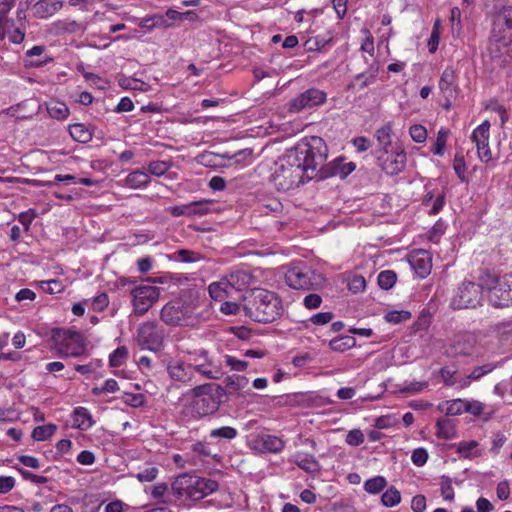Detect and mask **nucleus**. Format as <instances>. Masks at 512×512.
I'll return each mask as SVG.
<instances>
[{
  "label": "nucleus",
  "instance_id": "f257e3e1",
  "mask_svg": "<svg viewBox=\"0 0 512 512\" xmlns=\"http://www.w3.org/2000/svg\"><path fill=\"white\" fill-rule=\"evenodd\" d=\"M328 157V147L318 136L300 141L276 162L271 181L278 191H289L317 177L316 166Z\"/></svg>",
  "mask_w": 512,
  "mask_h": 512
},
{
  "label": "nucleus",
  "instance_id": "f03ea898",
  "mask_svg": "<svg viewBox=\"0 0 512 512\" xmlns=\"http://www.w3.org/2000/svg\"><path fill=\"white\" fill-rule=\"evenodd\" d=\"M242 310L246 316L259 323H271L284 311L280 297L263 288H255L245 294Z\"/></svg>",
  "mask_w": 512,
  "mask_h": 512
},
{
  "label": "nucleus",
  "instance_id": "7ed1b4c3",
  "mask_svg": "<svg viewBox=\"0 0 512 512\" xmlns=\"http://www.w3.org/2000/svg\"><path fill=\"white\" fill-rule=\"evenodd\" d=\"M171 488L179 498L186 496L191 500L198 501L216 492L219 485L215 480L183 473L174 480Z\"/></svg>",
  "mask_w": 512,
  "mask_h": 512
},
{
  "label": "nucleus",
  "instance_id": "20e7f679",
  "mask_svg": "<svg viewBox=\"0 0 512 512\" xmlns=\"http://www.w3.org/2000/svg\"><path fill=\"white\" fill-rule=\"evenodd\" d=\"M479 281L488 292L489 302L494 307H508L512 304V273L498 276L485 271L480 275Z\"/></svg>",
  "mask_w": 512,
  "mask_h": 512
},
{
  "label": "nucleus",
  "instance_id": "39448f33",
  "mask_svg": "<svg viewBox=\"0 0 512 512\" xmlns=\"http://www.w3.org/2000/svg\"><path fill=\"white\" fill-rule=\"evenodd\" d=\"M191 409L194 414L204 417L215 413L225 396V390L220 385L207 383L195 386L191 390Z\"/></svg>",
  "mask_w": 512,
  "mask_h": 512
},
{
  "label": "nucleus",
  "instance_id": "423d86ee",
  "mask_svg": "<svg viewBox=\"0 0 512 512\" xmlns=\"http://www.w3.org/2000/svg\"><path fill=\"white\" fill-rule=\"evenodd\" d=\"M52 348L61 357H80L87 351V343L80 332L55 328L51 334Z\"/></svg>",
  "mask_w": 512,
  "mask_h": 512
},
{
  "label": "nucleus",
  "instance_id": "0eeeda50",
  "mask_svg": "<svg viewBox=\"0 0 512 512\" xmlns=\"http://www.w3.org/2000/svg\"><path fill=\"white\" fill-rule=\"evenodd\" d=\"M136 282V280L126 277L119 278V283L122 286L134 285L130 290L133 313L138 316H143L158 301L160 290L158 287L151 284L141 283L136 285Z\"/></svg>",
  "mask_w": 512,
  "mask_h": 512
},
{
  "label": "nucleus",
  "instance_id": "6e6552de",
  "mask_svg": "<svg viewBox=\"0 0 512 512\" xmlns=\"http://www.w3.org/2000/svg\"><path fill=\"white\" fill-rule=\"evenodd\" d=\"M285 281L293 289L307 291L321 288L325 278L307 265L297 264L288 269Z\"/></svg>",
  "mask_w": 512,
  "mask_h": 512
},
{
  "label": "nucleus",
  "instance_id": "1a4fd4ad",
  "mask_svg": "<svg viewBox=\"0 0 512 512\" xmlns=\"http://www.w3.org/2000/svg\"><path fill=\"white\" fill-rule=\"evenodd\" d=\"M485 290L481 286L472 281H463L457 288L451 300V306L454 309L474 308L481 303L482 291Z\"/></svg>",
  "mask_w": 512,
  "mask_h": 512
},
{
  "label": "nucleus",
  "instance_id": "9d476101",
  "mask_svg": "<svg viewBox=\"0 0 512 512\" xmlns=\"http://www.w3.org/2000/svg\"><path fill=\"white\" fill-rule=\"evenodd\" d=\"M378 165L388 175H397L406 166L407 156L404 150H384L377 156Z\"/></svg>",
  "mask_w": 512,
  "mask_h": 512
},
{
  "label": "nucleus",
  "instance_id": "9b49d317",
  "mask_svg": "<svg viewBox=\"0 0 512 512\" xmlns=\"http://www.w3.org/2000/svg\"><path fill=\"white\" fill-rule=\"evenodd\" d=\"M324 163L325 161L321 165L316 166V178L327 179L331 177H339L344 179L356 168L354 162H345V159L342 157H338L327 164Z\"/></svg>",
  "mask_w": 512,
  "mask_h": 512
},
{
  "label": "nucleus",
  "instance_id": "f8f14e48",
  "mask_svg": "<svg viewBox=\"0 0 512 512\" xmlns=\"http://www.w3.org/2000/svg\"><path fill=\"white\" fill-rule=\"evenodd\" d=\"M137 341L142 347L155 351L163 342V333L156 322L148 321L139 326Z\"/></svg>",
  "mask_w": 512,
  "mask_h": 512
},
{
  "label": "nucleus",
  "instance_id": "ddd939ff",
  "mask_svg": "<svg viewBox=\"0 0 512 512\" xmlns=\"http://www.w3.org/2000/svg\"><path fill=\"white\" fill-rule=\"evenodd\" d=\"M326 95L323 91L311 88L301 93L289 102L288 110L293 113H298L304 109L312 108L324 103Z\"/></svg>",
  "mask_w": 512,
  "mask_h": 512
},
{
  "label": "nucleus",
  "instance_id": "4468645a",
  "mask_svg": "<svg viewBox=\"0 0 512 512\" xmlns=\"http://www.w3.org/2000/svg\"><path fill=\"white\" fill-rule=\"evenodd\" d=\"M189 355H198L203 359V362L196 363L193 366V372H197L203 377L211 380L221 378L223 372L221 366L214 363L209 357V352L206 349H199L194 351H188Z\"/></svg>",
  "mask_w": 512,
  "mask_h": 512
},
{
  "label": "nucleus",
  "instance_id": "2eb2a0df",
  "mask_svg": "<svg viewBox=\"0 0 512 512\" xmlns=\"http://www.w3.org/2000/svg\"><path fill=\"white\" fill-rule=\"evenodd\" d=\"M166 370L172 381L187 384L194 377L193 366L180 359H169L166 361Z\"/></svg>",
  "mask_w": 512,
  "mask_h": 512
},
{
  "label": "nucleus",
  "instance_id": "dca6fc26",
  "mask_svg": "<svg viewBox=\"0 0 512 512\" xmlns=\"http://www.w3.org/2000/svg\"><path fill=\"white\" fill-rule=\"evenodd\" d=\"M489 52L493 59L506 62L512 58V37L506 34H494L489 43Z\"/></svg>",
  "mask_w": 512,
  "mask_h": 512
},
{
  "label": "nucleus",
  "instance_id": "f3484780",
  "mask_svg": "<svg viewBox=\"0 0 512 512\" xmlns=\"http://www.w3.org/2000/svg\"><path fill=\"white\" fill-rule=\"evenodd\" d=\"M253 447L262 453H279L285 447V442L274 435L260 434L253 440Z\"/></svg>",
  "mask_w": 512,
  "mask_h": 512
},
{
  "label": "nucleus",
  "instance_id": "a211bd4d",
  "mask_svg": "<svg viewBox=\"0 0 512 512\" xmlns=\"http://www.w3.org/2000/svg\"><path fill=\"white\" fill-rule=\"evenodd\" d=\"M455 355L472 356L477 351V337L472 333L459 335L451 345Z\"/></svg>",
  "mask_w": 512,
  "mask_h": 512
},
{
  "label": "nucleus",
  "instance_id": "6ab92c4d",
  "mask_svg": "<svg viewBox=\"0 0 512 512\" xmlns=\"http://www.w3.org/2000/svg\"><path fill=\"white\" fill-rule=\"evenodd\" d=\"M457 75L453 67H447L439 80V88L447 101L454 99L458 93Z\"/></svg>",
  "mask_w": 512,
  "mask_h": 512
},
{
  "label": "nucleus",
  "instance_id": "aec40b11",
  "mask_svg": "<svg viewBox=\"0 0 512 512\" xmlns=\"http://www.w3.org/2000/svg\"><path fill=\"white\" fill-rule=\"evenodd\" d=\"M409 263L420 278L427 277L431 272V257L425 250L414 251L409 256Z\"/></svg>",
  "mask_w": 512,
  "mask_h": 512
},
{
  "label": "nucleus",
  "instance_id": "412c9836",
  "mask_svg": "<svg viewBox=\"0 0 512 512\" xmlns=\"http://www.w3.org/2000/svg\"><path fill=\"white\" fill-rule=\"evenodd\" d=\"M160 317L167 325H182L185 319V312L179 302H169L162 308Z\"/></svg>",
  "mask_w": 512,
  "mask_h": 512
},
{
  "label": "nucleus",
  "instance_id": "4be33fe9",
  "mask_svg": "<svg viewBox=\"0 0 512 512\" xmlns=\"http://www.w3.org/2000/svg\"><path fill=\"white\" fill-rule=\"evenodd\" d=\"M225 280L228 287L240 291L253 282L254 276L246 269L237 268L231 270L226 275Z\"/></svg>",
  "mask_w": 512,
  "mask_h": 512
},
{
  "label": "nucleus",
  "instance_id": "5701e85b",
  "mask_svg": "<svg viewBox=\"0 0 512 512\" xmlns=\"http://www.w3.org/2000/svg\"><path fill=\"white\" fill-rule=\"evenodd\" d=\"M63 7L61 0H38L32 7L34 16L46 19L54 15Z\"/></svg>",
  "mask_w": 512,
  "mask_h": 512
},
{
  "label": "nucleus",
  "instance_id": "b1692460",
  "mask_svg": "<svg viewBox=\"0 0 512 512\" xmlns=\"http://www.w3.org/2000/svg\"><path fill=\"white\" fill-rule=\"evenodd\" d=\"M294 463L306 473L315 474L319 473L321 470L320 463L316 460V458L309 454L297 453L294 456Z\"/></svg>",
  "mask_w": 512,
  "mask_h": 512
},
{
  "label": "nucleus",
  "instance_id": "393cba45",
  "mask_svg": "<svg viewBox=\"0 0 512 512\" xmlns=\"http://www.w3.org/2000/svg\"><path fill=\"white\" fill-rule=\"evenodd\" d=\"M72 426L80 430H88L94 424L92 415L85 407H77L74 409L72 414Z\"/></svg>",
  "mask_w": 512,
  "mask_h": 512
},
{
  "label": "nucleus",
  "instance_id": "a878e982",
  "mask_svg": "<svg viewBox=\"0 0 512 512\" xmlns=\"http://www.w3.org/2000/svg\"><path fill=\"white\" fill-rule=\"evenodd\" d=\"M224 384L225 395L234 394L243 391L248 386L249 380L245 376L233 374L225 378Z\"/></svg>",
  "mask_w": 512,
  "mask_h": 512
},
{
  "label": "nucleus",
  "instance_id": "bb28decb",
  "mask_svg": "<svg viewBox=\"0 0 512 512\" xmlns=\"http://www.w3.org/2000/svg\"><path fill=\"white\" fill-rule=\"evenodd\" d=\"M490 122L484 121L476 127L472 133L471 139L475 143L477 150L489 144Z\"/></svg>",
  "mask_w": 512,
  "mask_h": 512
},
{
  "label": "nucleus",
  "instance_id": "cd10ccee",
  "mask_svg": "<svg viewBox=\"0 0 512 512\" xmlns=\"http://www.w3.org/2000/svg\"><path fill=\"white\" fill-rule=\"evenodd\" d=\"M45 52V46L37 45L33 46L26 52V57L28 58L27 62L30 66L41 67L46 65L48 62H51L53 59L51 57L45 56L41 58V56Z\"/></svg>",
  "mask_w": 512,
  "mask_h": 512
},
{
  "label": "nucleus",
  "instance_id": "c85d7f7f",
  "mask_svg": "<svg viewBox=\"0 0 512 512\" xmlns=\"http://www.w3.org/2000/svg\"><path fill=\"white\" fill-rule=\"evenodd\" d=\"M149 182V175L142 170L133 171L129 173L125 178V184L133 189L145 187L149 184Z\"/></svg>",
  "mask_w": 512,
  "mask_h": 512
},
{
  "label": "nucleus",
  "instance_id": "c756f323",
  "mask_svg": "<svg viewBox=\"0 0 512 512\" xmlns=\"http://www.w3.org/2000/svg\"><path fill=\"white\" fill-rule=\"evenodd\" d=\"M436 428H437L436 436L439 439L448 440V439H452L456 435L455 425H454L453 421L450 419L443 418V419L437 420Z\"/></svg>",
  "mask_w": 512,
  "mask_h": 512
},
{
  "label": "nucleus",
  "instance_id": "7c9ffc66",
  "mask_svg": "<svg viewBox=\"0 0 512 512\" xmlns=\"http://www.w3.org/2000/svg\"><path fill=\"white\" fill-rule=\"evenodd\" d=\"M56 29L60 33L77 34L83 33L86 30V26L75 20L64 19L56 23Z\"/></svg>",
  "mask_w": 512,
  "mask_h": 512
},
{
  "label": "nucleus",
  "instance_id": "2f4dec72",
  "mask_svg": "<svg viewBox=\"0 0 512 512\" xmlns=\"http://www.w3.org/2000/svg\"><path fill=\"white\" fill-rule=\"evenodd\" d=\"M69 133L74 140L80 143H87L92 139L91 131L81 123L70 125Z\"/></svg>",
  "mask_w": 512,
  "mask_h": 512
},
{
  "label": "nucleus",
  "instance_id": "473e14b6",
  "mask_svg": "<svg viewBox=\"0 0 512 512\" xmlns=\"http://www.w3.org/2000/svg\"><path fill=\"white\" fill-rule=\"evenodd\" d=\"M356 344V340L352 336H341L338 338H335L329 342V347L333 351L337 352H344L352 347H354Z\"/></svg>",
  "mask_w": 512,
  "mask_h": 512
},
{
  "label": "nucleus",
  "instance_id": "72a5a7b5",
  "mask_svg": "<svg viewBox=\"0 0 512 512\" xmlns=\"http://www.w3.org/2000/svg\"><path fill=\"white\" fill-rule=\"evenodd\" d=\"M391 132L392 128L390 124H386L376 131V139L381 147V151L388 150L391 146Z\"/></svg>",
  "mask_w": 512,
  "mask_h": 512
},
{
  "label": "nucleus",
  "instance_id": "f704fd0d",
  "mask_svg": "<svg viewBox=\"0 0 512 512\" xmlns=\"http://www.w3.org/2000/svg\"><path fill=\"white\" fill-rule=\"evenodd\" d=\"M47 111L52 118L64 120L69 115V109L65 103L51 102L47 105Z\"/></svg>",
  "mask_w": 512,
  "mask_h": 512
},
{
  "label": "nucleus",
  "instance_id": "c9c22d12",
  "mask_svg": "<svg viewBox=\"0 0 512 512\" xmlns=\"http://www.w3.org/2000/svg\"><path fill=\"white\" fill-rule=\"evenodd\" d=\"M466 409V401L462 399H455L445 403L442 406L441 410L445 412L446 415L455 416L460 415L465 412Z\"/></svg>",
  "mask_w": 512,
  "mask_h": 512
},
{
  "label": "nucleus",
  "instance_id": "e433bc0d",
  "mask_svg": "<svg viewBox=\"0 0 512 512\" xmlns=\"http://www.w3.org/2000/svg\"><path fill=\"white\" fill-rule=\"evenodd\" d=\"M238 435V431L231 426H223L216 429H212L209 433L210 438L212 439H224V440H232L236 438Z\"/></svg>",
  "mask_w": 512,
  "mask_h": 512
},
{
  "label": "nucleus",
  "instance_id": "4c0bfd02",
  "mask_svg": "<svg viewBox=\"0 0 512 512\" xmlns=\"http://www.w3.org/2000/svg\"><path fill=\"white\" fill-rule=\"evenodd\" d=\"M56 429L57 427L54 424L37 426L32 431V438L36 441L47 440L56 432Z\"/></svg>",
  "mask_w": 512,
  "mask_h": 512
},
{
  "label": "nucleus",
  "instance_id": "58836bf2",
  "mask_svg": "<svg viewBox=\"0 0 512 512\" xmlns=\"http://www.w3.org/2000/svg\"><path fill=\"white\" fill-rule=\"evenodd\" d=\"M387 485V481L383 476H376L368 479L364 483V489L369 494H377L382 491Z\"/></svg>",
  "mask_w": 512,
  "mask_h": 512
},
{
  "label": "nucleus",
  "instance_id": "ea45409f",
  "mask_svg": "<svg viewBox=\"0 0 512 512\" xmlns=\"http://www.w3.org/2000/svg\"><path fill=\"white\" fill-rule=\"evenodd\" d=\"M128 358V349L125 346L116 348L109 357V363L112 367H120Z\"/></svg>",
  "mask_w": 512,
  "mask_h": 512
},
{
  "label": "nucleus",
  "instance_id": "a19ab883",
  "mask_svg": "<svg viewBox=\"0 0 512 512\" xmlns=\"http://www.w3.org/2000/svg\"><path fill=\"white\" fill-rule=\"evenodd\" d=\"M396 273L392 270H384L378 275V284L382 289L389 290L396 282Z\"/></svg>",
  "mask_w": 512,
  "mask_h": 512
},
{
  "label": "nucleus",
  "instance_id": "79ce46f5",
  "mask_svg": "<svg viewBox=\"0 0 512 512\" xmlns=\"http://www.w3.org/2000/svg\"><path fill=\"white\" fill-rule=\"evenodd\" d=\"M496 367H497V364H495V363H486L484 365L477 366L471 371V373L467 376V378L469 380H473V381L479 380L483 376L492 372Z\"/></svg>",
  "mask_w": 512,
  "mask_h": 512
},
{
  "label": "nucleus",
  "instance_id": "37998d69",
  "mask_svg": "<svg viewBox=\"0 0 512 512\" xmlns=\"http://www.w3.org/2000/svg\"><path fill=\"white\" fill-rule=\"evenodd\" d=\"M381 500L384 506L393 507L400 502L401 495L396 488L391 487L383 493Z\"/></svg>",
  "mask_w": 512,
  "mask_h": 512
},
{
  "label": "nucleus",
  "instance_id": "c03bdc74",
  "mask_svg": "<svg viewBox=\"0 0 512 512\" xmlns=\"http://www.w3.org/2000/svg\"><path fill=\"white\" fill-rule=\"evenodd\" d=\"M171 167V164L166 161L157 160L151 161L148 164V172L156 177L164 175Z\"/></svg>",
  "mask_w": 512,
  "mask_h": 512
},
{
  "label": "nucleus",
  "instance_id": "a18cd8bd",
  "mask_svg": "<svg viewBox=\"0 0 512 512\" xmlns=\"http://www.w3.org/2000/svg\"><path fill=\"white\" fill-rule=\"evenodd\" d=\"M477 446L478 442H476L475 440L462 441L457 446V452L465 458H472L478 455L476 452H473L474 449L477 448Z\"/></svg>",
  "mask_w": 512,
  "mask_h": 512
},
{
  "label": "nucleus",
  "instance_id": "49530a36",
  "mask_svg": "<svg viewBox=\"0 0 512 512\" xmlns=\"http://www.w3.org/2000/svg\"><path fill=\"white\" fill-rule=\"evenodd\" d=\"M378 73V66L374 67L371 65L369 72L360 73L356 76V80H361L360 89H363L370 84L374 83Z\"/></svg>",
  "mask_w": 512,
  "mask_h": 512
},
{
  "label": "nucleus",
  "instance_id": "de8ad7c7",
  "mask_svg": "<svg viewBox=\"0 0 512 512\" xmlns=\"http://www.w3.org/2000/svg\"><path fill=\"white\" fill-rule=\"evenodd\" d=\"M195 206H192L191 203L177 205L170 208V213L174 217L187 216L193 217L195 216Z\"/></svg>",
  "mask_w": 512,
  "mask_h": 512
},
{
  "label": "nucleus",
  "instance_id": "09e8293b",
  "mask_svg": "<svg viewBox=\"0 0 512 512\" xmlns=\"http://www.w3.org/2000/svg\"><path fill=\"white\" fill-rule=\"evenodd\" d=\"M36 217L37 212L32 208L23 211L18 215V221L23 225L25 232L30 231L31 224Z\"/></svg>",
  "mask_w": 512,
  "mask_h": 512
},
{
  "label": "nucleus",
  "instance_id": "8fccbe9b",
  "mask_svg": "<svg viewBox=\"0 0 512 512\" xmlns=\"http://www.w3.org/2000/svg\"><path fill=\"white\" fill-rule=\"evenodd\" d=\"M411 313L409 311H390L385 315V320L389 323L398 324L410 319Z\"/></svg>",
  "mask_w": 512,
  "mask_h": 512
},
{
  "label": "nucleus",
  "instance_id": "3c124183",
  "mask_svg": "<svg viewBox=\"0 0 512 512\" xmlns=\"http://www.w3.org/2000/svg\"><path fill=\"white\" fill-rule=\"evenodd\" d=\"M447 131L440 129L437 134V139L431 149L434 155H442L446 146Z\"/></svg>",
  "mask_w": 512,
  "mask_h": 512
},
{
  "label": "nucleus",
  "instance_id": "603ef678",
  "mask_svg": "<svg viewBox=\"0 0 512 512\" xmlns=\"http://www.w3.org/2000/svg\"><path fill=\"white\" fill-rule=\"evenodd\" d=\"M119 389V386H118V383L115 379L113 378H109L107 379L103 386L98 388V387H95L92 389V393L94 395H100L102 393H114L116 392L117 390Z\"/></svg>",
  "mask_w": 512,
  "mask_h": 512
},
{
  "label": "nucleus",
  "instance_id": "864d4df0",
  "mask_svg": "<svg viewBox=\"0 0 512 512\" xmlns=\"http://www.w3.org/2000/svg\"><path fill=\"white\" fill-rule=\"evenodd\" d=\"M409 133L413 141L417 143H423L427 138V130L420 124L412 125L409 129Z\"/></svg>",
  "mask_w": 512,
  "mask_h": 512
},
{
  "label": "nucleus",
  "instance_id": "5fc2aeb1",
  "mask_svg": "<svg viewBox=\"0 0 512 512\" xmlns=\"http://www.w3.org/2000/svg\"><path fill=\"white\" fill-rule=\"evenodd\" d=\"M16 470L20 473V475L22 476V478L26 481H30L34 484H45L48 482V478L47 477H44V476H40V475H36L26 469H23V468H17L16 467Z\"/></svg>",
  "mask_w": 512,
  "mask_h": 512
},
{
  "label": "nucleus",
  "instance_id": "6e6d98bb",
  "mask_svg": "<svg viewBox=\"0 0 512 512\" xmlns=\"http://www.w3.org/2000/svg\"><path fill=\"white\" fill-rule=\"evenodd\" d=\"M345 441L350 446L358 447L364 442V434L359 429L350 430L346 435Z\"/></svg>",
  "mask_w": 512,
  "mask_h": 512
},
{
  "label": "nucleus",
  "instance_id": "4d7b16f0",
  "mask_svg": "<svg viewBox=\"0 0 512 512\" xmlns=\"http://www.w3.org/2000/svg\"><path fill=\"white\" fill-rule=\"evenodd\" d=\"M124 403L134 407H142L145 403V396L141 393L133 394V393H126L123 399Z\"/></svg>",
  "mask_w": 512,
  "mask_h": 512
},
{
  "label": "nucleus",
  "instance_id": "13d9d810",
  "mask_svg": "<svg viewBox=\"0 0 512 512\" xmlns=\"http://www.w3.org/2000/svg\"><path fill=\"white\" fill-rule=\"evenodd\" d=\"M228 285L226 280L220 282H214L209 285V294L212 298L218 299L222 296V292H228Z\"/></svg>",
  "mask_w": 512,
  "mask_h": 512
},
{
  "label": "nucleus",
  "instance_id": "bf43d9fd",
  "mask_svg": "<svg viewBox=\"0 0 512 512\" xmlns=\"http://www.w3.org/2000/svg\"><path fill=\"white\" fill-rule=\"evenodd\" d=\"M495 330L502 340L512 339V321L499 323L496 325Z\"/></svg>",
  "mask_w": 512,
  "mask_h": 512
},
{
  "label": "nucleus",
  "instance_id": "052dcab7",
  "mask_svg": "<svg viewBox=\"0 0 512 512\" xmlns=\"http://www.w3.org/2000/svg\"><path fill=\"white\" fill-rule=\"evenodd\" d=\"M441 495L445 500H453L454 499V489L452 487V482L449 477L443 476L440 484Z\"/></svg>",
  "mask_w": 512,
  "mask_h": 512
},
{
  "label": "nucleus",
  "instance_id": "680f3d73",
  "mask_svg": "<svg viewBox=\"0 0 512 512\" xmlns=\"http://www.w3.org/2000/svg\"><path fill=\"white\" fill-rule=\"evenodd\" d=\"M428 460V452L425 448L414 449L411 455V461L416 466H423Z\"/></svg>",
  "mask_w": 512,
  "mask_h": 512
},
{
  "label": "nucleus",
  "instance_id": "e2e57ef3",
  "mask_svg": "<svg viewBox=\"0 0 512 512\" xmlns=\"http://www.w3.org/2000/svg\"><path fill=\"white\" fill-rule=\"evenodd\" d=\"M41 288L50 294L60 293L63 290V285L59 280H48L41 282Z\"/></svg>",
  "mask_w": 512,
  "mask_h": 512
},
{
  "label": "nucleus",
  "instance_id": "0e129e2a",
  "mask_svg": "<svg viewBox=\"0 0 512 512\" xmlns=\"http://www.w3.org/2000/svg\"><path fill=\"white\" fill-rule=\"evenodd\" d=\"M453 168L457 176L460 178V180L463 182L465 181V171H466V164L464 161V157L456 154L453 162Z\"/></svg>",
  "mask_w": 512,
  "mask_h": 512
},
{
  "label": "nucleus",
  "instance_id": "69168bd1",
  "mask_svg": "<svg viewBox=\"0 0 512 512\" xmlns=\"http://www.w3.org/2000/svg\"><path fill=\"white\" fill-rule=\"evenodd\" d=\"M108 304V295L106 293H101L93 298L92 308L94 311L101 312L108 306Z\"/></svg>",
  "mask_w": 512,
  "mask_h": 512
},
{
  "label": "nucleus",
  "instance_id": "338daca9",
  "mask_svg": "<svg viewBox=\"0 0 512 512\" xmlns=\"http://www.w3.org/2000/svg\"><path fill=\"white\" fill-rule=\"evenodd\" d=\"M366 287V280L361 275L354 276L348 284V288L353 293L363 291Z\"/></svg>",
  "mask_w": 512,
  "mask_h": 512
},
{
  "label": "nucleus",
  "instance_id": "774afa93",
  "mask_svg": "<svg viewBox=\"0 0 512 512\" xmlns=\"http://www.w3.org/2000/svg\"><path fill=\"white\" fill-rule=\"evenodd\" d=\"M504 16H505V24L499 30V33L506 34L508 37H512V10L511 9L505 10Z\"/></svg>",
  "mask_w": 512,
  "mask_h": 512
}]
</instances>
